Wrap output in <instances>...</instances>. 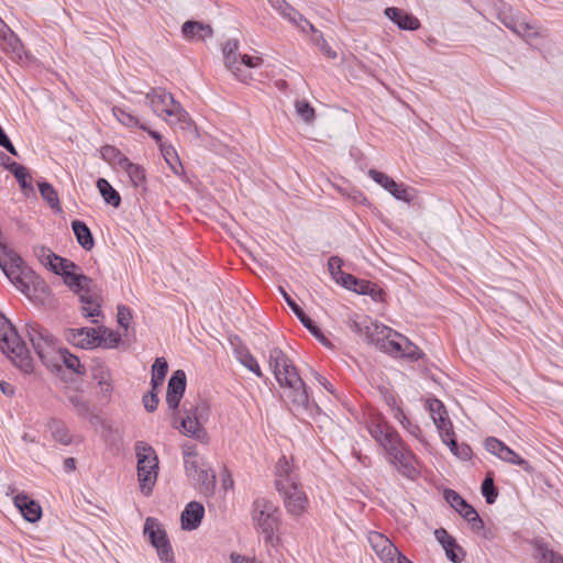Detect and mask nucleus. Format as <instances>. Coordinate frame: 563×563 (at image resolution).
Returning <instances> with one entry per match:
<instances>
[{
    "label": "nucleus",
    "instance_id": "f704fd0d",
    "mask_svg": "<svg viewBox=\"0 0 563 563\" xmlns=\"http://www.w3.org/2000/svg\"><path fill=\"white\" fill-rule=\"evenodd\" d=\"M161 153L172 172L177 176H181L184 167L176 150L172 145L161 144Z\"/></svg>",
    "mask_w": 563,
    "mask_h": 563
},
{
    "label": "nucleus",
    "instance_id": "423d86ee",
    "mask_svg": "<svg viewBox=\"0 0 563 563\" xmlns=\"http://www.w3.org/2000/svg\"><path fill=\"white\" fill-rule=\"evenodd\" d=\"M146 98L150 100L153 111L158 115L166 114L168 117H174L183 130L190 131L194 128L196 129L188 112L174 99L172 93L164 89L155 88L146 95Z\"/></svg>",
    "mask_w": 563,
    "mask_h": 563
},
{
    "label": "nucleus",
    "instance_id": "de8ad7c7",
    "mask_svg": "<svg viewBox=\"0 0 563 563\" xmlns=\"http://www.w3.org/2000/svg\"><path fill=\"white\" fill-rule=\"evenodd\" d=\"M399 339L404 342L401 357L409 358L411 361H418L424 356V353L406 336L398 333Z\"/></svg>",
    "mask_w": 563,
    "mask_h": 563
},
{
    "label": "nucleus",
    "instance_id": "c756f323",
    "mask_svg": "<svg viewBox=\"0 0 563 563\" xmlns=\"http://www.w3.org/2000/svg\"><path fill=\"white\" fill-rule=\"evenodd\" d=\"M122 170L129 175L133 187L142 188V190L146 189V173L142 165L134 164L129 159L124 167H122Z\"/></svg>",
    "mask_w": 563,
    "mask_h": 563
},
{
    "label": "nucleus",
    "instance_id": "09e8293b",
    "mask_svg": "<svg viewBox=\"0 0 563 563\" xmlns=\"http://www.w3.org/2000/svg\"><path fill=\"white\" fill-rule=\"evenodd\" d=\"M434 424L443 442L448 441L450 438L455 437L453 424L449 418V415L444 417H437Z\"/></svg>",
    "mask_w": 563,
    "mask_h": 563
},
{
    "label": "nucleus",
    "instance_id": "4468645a",
    "mask_svg": "<svg viewBox=\"0 0 563 563\" xmlns=\"http://www.w3.org/2000/svg\"><path fill=\"white\" fill-rule=\"evenodd\" d=\"M368 176L387 190L395 199L410 203L415 199V189L406 186L405 184L396 183L391 177L383 172L371 168Z\"/></svg>",
    "mask_w": 563,
    "mask_h": 563
},
{
    "label": "nucleus",
    "instance_id": "f03ea898",
    "mask_svg": "<svg viewBox=\"0 0 563 563\" xmlns=\"http://www.w3.org/2000/svg\"><path fill=\"white\" fill-rule=\"evenodd\" d=\"M268 364L280 387L289 389L288 397L296 409L308 410L310 401L307 386L288 355L282 349L273 347L269 350Z\"/></svg>",
    "mask_w": 563,
    "mask_h": 563
},
{
    "label": "nucleus",
    "instance_id": "2f4dec72",
    "mask_svg": "<svg viewBox=\"0 0 563 563\" xmlns=\"http://www.w3.org/2000/svg\"><path fill=\"white\" fill-rule=\"evenodd\" d=\"M97 188L102 196L103 200L112 206L113 208H119L121 205V196L120 194L111 186V184L104 179L99 178L97 180Z\"/></svg>",
    "mask_w": 563,
    "mask_h": 563
},
{
    "label": "nucleus",
    "instance_id": "e2e57ef3",
    "mask_svg": "<svg viewBox=\"0 0 563 563\" xmlns=\"http://www.w3.org/2000/svg\"><path fill=\"white\" fill-rule=\"evenodd\" d=\"M484 445L489 453L499 456L500 451L504 449L506 444L495 437H488L485 440Z\"/></svg>",
    "mask_w": 563,
    "mask_h": 563
},
{
    "label": "nucleus",
    "instance_id": "58836bf2",
    "mask_svg": "<svg viewBox=\"0 0 563 563\" xmlns=\"http://www.w3.org/2000/svg\"><path fill=\"white\" fill-rule=\"evenodd\" d=\"M536 551L540 558V563H563V555L549 549L542 541H536Z\"/></svg>",
    "mask_w": 563,
    "mask_h": 563
},
{
    "label": "nucleus",
    "instance_id": "412c9836",
    "mask_svg": "<svg viewBox=\"0 0 563 563\" xmlns=\"http://www.w3.org/2000/svg\"><path fill=\"white\" fill-rule=\"evenodd\" d=\"M384 13L390 21L397 24L400 30L416 31L420 27V21L402 9L389 7L385 9Z\"/></svg>",
    "mask_w": 563,
    "mask_h": 563
},
{
    "label": "nucleus",
    "instance_id": "052dcab7",
    "mask_svg": "<svg viewBox=\"0 0 563 563\" xmlns=\"http://www.w3.org/2000/svg\"><path fill=\"white\" fill-rule=\"evenodd\" d=\"M371 321H372V319L366 317V316L363 317L362 320H353V319H351L349 321V327H350L351 331H353L355 334L365 338V333H366V330L368 328V323L367 322H371Z\"/></svg>",
    "mask_w": 563,
    "mask_h": 563
},
{
    "label": "nucleus",
    "instance_id": "6ab92c4d",
    "mask_svg": "<svg viewBox=\"0 0 563 563\" xmlns=\"http://www.w3.org/2000/svg\"><path fill=\"white\" fill-rule=\"evenodd\" d=\"M13 501L26 521L34 523L41 519L42 507L36 500L30 498L26 494H16Z\"/></svg>",
    "mask_w": 563,
    "mask_h": 563
},
{
    "label": "nucleus",
    "instance_id": "473e14b6",
    "mask_svg": "<svg viewBox=\"0 0 563 563\" xmlns=\"http://www.w3.org/2000/svg\"><path fill=\"white\" fill-rule=\"evenodd\" d=\"M8 170L13 174L22 190L34 192V188L31 184L32 178L25 166L12 162L10 165H8Z\"/></svg>",
    "mask_w": 563,
    "mask_h": 563
},
{
    "label": "nucleus",
    "instance_id": "774afa93",
    "mask_svg": "<svg viewBox=\"0 0 563 563\" xmlns=\"http://www.w3.org/2000/svg\"><path fill=\"white\" fill-rule=\"evenodd\" d=\"M118 323L128 330L129 322L132 319V313L129 307L126 306H119L118 307V313H117Z\"/></svg>",
    "mask_w": 563,
    "mask_h": 563
},
{
    "label": "nucleus",
    "instance_id": "dca6fc26",
    "mask_svg": "<svg viewBox=\"0 0 563 563\" xmlns=\"http://www.w3.org/2000/svg\"><path fill=\"white\" fill-rule=\"evenodd\" d=\"M187 386L186 374L183 369L175 371L168 379L166 404L168 409L176 412L179 409Z\"/></svg>",
    "mask_w": 563,
    "mask_h": 563
},
{
    "label": "nucleus",
    "instance_id": "1a4fd4ad",
    "mask_svg": "<svg viewBox=\"0 0 563 563\" xmlns=\"http://www.w3.org/2000/svg\"><path fill=\"white\" fill-rule=\"evenodd\" d=\"M184 462L186 474L197 484L199 493L211 496L216 489V474L201 466L195 451H185Z\"/></svg>",
    "mask_w": 563,
    "mask_h": 563
},
{
    "label": "nucleus",
    "instance_id": "c03bdc74",
    "mask_svg": "<svg viewBox=\"0 0 563 563\" xmlns=\"http://www.w3.org/2000/svg\"><path fill=\"white\" fill-rule=\"evenodd\" d=\"M445 445L449 446L452 454L457 456L459 459L463 461H468L472 457V449L468 444L462 443L459 444L455 437L450 438L448 441L443 442Z\"/></svg>",
    "mask_w": 563,
    "mask_h": 563
},
{
    "label": "nucleus",
    "instance_id": "39448f33",
    "mask_svg": "<svg viewBox=\"0 0 563 563\" xmlns=\"http://www.w3.org/2000/svg\"><path fill=\"white\" fill-rule=\"evenodd\" d=\"M135 455L140 488L145 496H148L157 479L158 457L152 445L145 441L135 442Z\"/></svg>",
    "mask_w": 563,
    "mask_h": 563
},
{
    "label": "nucleus",
    "instance_id": "4c0bfd02",
    "mask_svg": "<svg viewBox=\"0 0 563 563\" xmlns=\"http://www.w3.org/2000/svg\"><path fill=\"white\" fill-rule=\"evenodd\" d=\"M62 358L64 365L78 375L86 374V367L80 363L78 356L71 354L67 349H59L57 360Z\"/></svg>",
    "mask_w": 563,
    "mask_h": 563
},
{
    "label": "nucleus",
    "instance_id": "864d4df0",
    "mask_svg": "<svg viewBox=\"0 0 563 563\" xmlns=\"http://www.w3.org/2000/svg\"><path fill=\"white\" fill-rule=\"evenodd\" d=\"M396 338L397 336L393 335L388 336V339H385V342H383L379 350L395 357L400 356L402 352L404 342L401 340H396Z\"/></svg>",
    "mask_w": 563,
    "mask_h": 563
},
{
    "label": "nucleus",
    "instance_id": "ea45409f",
    "mask_svg": "<svg viewBox=\"0 0 563 563\" xmlns=\"http://www.w3.org/2000/svg\"><path fill=\"white\" fill-rule=\"evenodd\" d=\"M38 190L42 198L52 209L60 210V202L55 188L47 181H38Z\"/></svg>",
    "mask_w": 563,
    "mask_h": 563
},
{
    "label": "nucleus",
    "instance_id": "bf43d9fd",
    "mask_svg": "<svg viewBox=\"0 0 563 563\" xmlns=\"http://www.w3.org/2000/svg\"><path fill=\"white\" fill-rule=\"evenodd\" d=\"M68 400L77 410L79 416L86 417L89 413V404L80 395H71L68 397Z\"/></svg>",
    "mask_w": 563,
    "mask_h": 563
},
{
    "label": "nucleus",
    "instance_id": "c9c22d12",
    "mask_svg": "<svg viewBox=\"0 0 563 563\" xmlns=\"http://www.w3.org/2000/svg\"><path fill=\"white\" fill-rule=\"evenodd\" d=\"M64 283L73 290L75 294H80L81 290L89 286L92 283V279L84 274L76 273L71 271L66 274L64 277Z\"/></svg>",
    "mask_w": 563,
    "mask_h": 563
},
{
    "label": "nucleus",
    "instance_id": "0eeeda50",
    "mask_svg": "<svg viewBox=\"0 0 563 563\" xmlns=\"http://www.w3.org/2000/svg\"><path fill=\"white\" fill-rule=\"evenodd\" d=\"M0 267L8 279L23 294H27L30 285L26 282L32 271L25 265L23 258L12 249L0 242Z\"/></svg>",
    "mask_w": 563,
    "mask_h": 563
},
{
    "label": "nucleus",
    "instance_id": "69168bd1",
    "mask_svg": "<svg viewBox=\"0 0 563 563\" xmlns=\"http://www.w3.org/2000/svg\"><path fill=\"white\" fill-rule=\"evenodd\" d=\"M289 22L302 32H307V27H308L311 33H318V30L313 26V24L310 23V21H308L298 10H297V16L295 18V21H289Z\"/></svg>",
    "mask_w": 563,
    "mask_h": 563
},
{
    "label": "nucleus",
    "instance_id": "ddd939ff",
    "mask_svg": "<svg viewBox=\"0 0 563 563\" xmlns=\"http://www.w3.org/2000/svg\"><path fill=\"white\" fill-rule=\"evenodd\" d=\"M209 408L206 402L201 405L191 406L190 408L184 405V413L180 421V431L187 435L199 441H205L207 439V432L202 424L200 423V419L203 415H208Z\"/></svg>",
    "mask_w": 563,
    "mask_h": 563
},
{
    "label": "nucleus",
    "instance_id": "2eb2a0df",
    "mask_svg": "<svg viewBox=\"0 0 563 563\" xmlns=\"http://www.w3.org/2000/svg\"><path fill=\"white\" fill-rule=\"evenodd\" d=\"M279 291L289 306L295 316L299 319L302 325L324 346H332L329 339L322 333L320 328L311 320V318L302 310V308L291 298V296L283 288Z\"/></svg>",
    "mask_w": 563,
    "mask_h": 563
},
{
    "label": "nucleus",
    "instance_id": "5701e85b",
    "mask_svg": "<svg viewBox=\"0 0 563 563\" xmlns=\"http://www.w3.org/2000/svg\"><path fill=\"white\" fill-rule=\"evenodd\" d=\"M0 40L2 41L3 49L15 57L22 58L25 54L23 43L5 22H3V26H0Z\"/></svg>",
    "mask_w": 563,
    "mask_h": 563
},
{
    "label": "nucleus",
    "instance_id": "cd10ccee",
    "mask_svg": "<svg viewBox=\"0 0 563 563\" xmlns=\"http://www.w3.org/2000/svg\"><path fill=\"white\" fill-rule=\"evenodd\" d=\"M444 499L454 508L464 519L472 515L474 507L470 505L459 493L453 489L446 488L443 492Z\"/></svg>",
    "mask_w": 563,
    "mask_h": 563
},
{
    "label": "nucleus",
    "instance_id": "4be33fe9",
    "mask_svg": "<svg viewBox=\"0 0 563 563\" xmlns=\"http://www.w3.org/2000/svg\"><path fill=\"white\" fill-rule=\"evenodd\" d=\"M367 323L368 328L365 333V340L368 344H374L378 350L383 342H385V339H388V336L398 335V332L377 321L372 320Z\"/></svg>",
    "mask_w": 563,
    "mask_h": 563
},
{
    "label": "nucleus",
    "instance_id": "37998d69",
    "mask_svg": "<svg viewBox=\"0 0 563 563\" xmlns=\"http://www.w3.org/2000/svg\"><path fill=\"white\" fill-rule=\"evenodd\" d=\"M481 490L487 504L492 505L496 501L498 496V489L494 484V474L492 472H488L486 477L484 478Z\"/></svg>",
    "mask_w": 563,
    "mask_h": 563
},
{
    "label": "nucleus",
    "instance_id": "49530a36",
    "mask_svg": "<svg viewBox=\"0 0 563 563\" xmlns=\"http://www.w3.org/2000/svg\"><path fill=\"white\" fill-rule=\"evenodd\" d=\"M445 551L446 558L453 563H460L465 558V551L463 548L456 542V540H450L442 547Z\"/></svg>",
    "mask_w": 563,
    "mask_h": 563
},
{
    "label": "nucleus",
    "instance_id": "f3484780",
    "mask_svg": "<svg viewBox=\"0 0 563 563\" xmlns=\"http://www.w3.org/2000/svg\"><path fill=\"white\" fill-rule=\"evenodd\" d=\"M368 541L383 563H395L399 554H402L387 537L379 532H371Z\"/></svg>",
    "mask_w": 563,
    "mask_h": 563
},
{
    "label": "nucleus",
    "instance_id": "680f3d73",
    "mask_svg": "<svg viewBox=\"0 0 563 563\" xmlns=\"http://www.w3.org/2000/svg\"><path fill=\"white\" fill-rule=\"evenodd\" d=\"M276 479L295 478L290 472L289 464L285 456L278 460L276 464Z\"/></svg>",
    "mask_w": 563,
    "mask_h": 563
},
{
    "label": "nucleus",
    "instance_id": "c85d7f7f",
    "mask_svg": "<svg viewBox=\"0 0 563 563\" xmlns=\"http://www.w3.org/2000/svg\"><path fill=\"white\" fill-rule=\"evenodd\" d=\"M48 266L53 273L60 275L62 277L71 271L79 269L77 264L55 253L48 254Z\"/></svg>",
    "mask_w": 563,
    "mask_h": 563
},
{
    "label": "nucleus",
    "instance_id": "603ef678",
    "mask_svg": "<svg viewBox=\"0 0 563 563\" xmlns=\"http://www.w3.org/2000/svg\"><path fill=\"white\" fill-rule=\"evenodd\" d=\"M395 418L398 419L401 426L415 438L421 439L422 431L420 427L413 422H411L402 411L400 407H397Z\"/></svg>",
    "mask_w": 563,
    "mask_h": 563
},
{
    "label": "nucleus",
    "instance_id": "338daca9",
    "mask_svg": "<svg viewBox=\"0 0 563 563\" xmlns=\"http://www.w3.org/2000/svg\"><path fill=\"white\" fill-rule=\"evenodd\" d=\"M289 22L302 32H307V27H308L311 33H318V30L313 26V24L310 23V21H308L298 10H297V16L295 18V21H289Z\"/></svg>",
    "mask_w": 563,
    "mask_h": 563
},
{
    "label": "nucleus",
    "instance_id": "4d7b16f0",
    "mask_svg": "<svg viewBox=\"0 0 563 563\" xmlns=\"http://www.w3.org/2000/svg\"><path fill=\"white\" fill-rule=\"evenodd\" d=\"M312 41L327 57L332 59L336 57V52L331 48L320 31L313 33Z\"/></svg>",
    "mask_w": 563,
    "mask_h": 563
},
{
    "label": "nucleus",
    "instance_id": "0e129e2a",
    "mask_svg": "<svg viewBox=\"0 0 563 563\" xmlns=\"http://www.w3.org/2000/svg\"><path fill=\"white\" fill-rule=\"evenodd\" d=\"M342 265L343 261L339 256H331L328 260V268L334 280H336L343 273Z\"/></svg>",
    "mask_w": 563,
    "mask_h": 563
},
{
    "label": "nucleus",
    "instance_id": "393cba45",
    "mask_svg": "<svg viewBox=\"0 0 563 563\" xmlns=\"http://www.w3.org/2000/svg\"><path fill=\"white\" fill-rule=\"evenodd\" d=\"M79 295V301L81 305H92L93 308L89 310L88 316L99 317L101 314V303L99 289L92 283L88 287L84 288Z\"/></svg>",
    "mask_w": 563,
    "mask_h": 563
},
{
    "label": "nucleus",
    "instance_id": "13d9d810",
    "mask_svg": "<svg viewBox=\"0 0 563 563\" xmlns=\"http://www.w3.org/2000/svg\"><path fill=\"white\" fill-rule=\"evenodd\" d=\"M142 402L147 412H154L157 409L159 402L158 390H154L152 388L143 396Z\"/></svg>",
    "mask_w": 563,
    "mask_h": 563
},
{
    "label": "nucleus",
    "instance_id": "a211bd4d",
    "mask_svg": "<svg viewBox=\"0 0 563 563\" xmlns=\"http://www.w3.org/2000/svg\"><path fill=\"white\" fill-rule=\"evenodd\" d=\"M67 339L80 349H93L98 346L99 331L95 328L69 329Z\"/></svg>",
    "mask_w": 563,
    "mask_h": 563
},
{
    "label": "nucleus",
    "instance_id": "bb28decb",
    "mask_svg": "<svg viewBox=\"0 0 563 563\" xmlns=\"http://www.w3.org/2000/svg\"><path fill=\"white\" fill-rule=\"evenodd\" d=\"M71 229L78 244L86 251L92 250L95 240L89 227L81 220H74L71 222Z\"/></svg>",
    "mask_w": 563,
    "mask_h": 563
},
{
    "label": "nucleus",
    "instance_id": "e433bc0d",
    "mask_svg": "<svg viewBox=\"0 0 563 563\" xmlns=\"http://www.w3.org/2000/svg\"><path fill=\"white\" fill-rule=\"evenodd\" d=\"M101 157L113 165H117L122 169L124 165L128 163L129 158L115 146L113 145H104L100 150Z\"/></svg>",
    "mask_w": 563,
    "mask_h": 563
},
{
    "label": "nucleus",
    "instance_id": "8fccbe9b",
    "mask_svg": "<svg viewBox=\"0 0 563 563\" xmlns=\"http://www.w3.org/2000/svg\"><path fill=\"white\" fill-rule=\"evenodd\" d=\"M268 2L280 13L283 18L288 21H295V18L297 16V10L286 0H268Z\"/></svg>",
    "mask_w": 563,
    "mask_h": 563
},
{
    "label": "nucleus",
    "instance_id": "5fc2aeb1",
    "mask_svg": "<svg viewBox=\"0 0 563 563\" xmlns=\"http://www.w3.org/2000/svg\"><path fill=\"white\" fill-rule=\"evenodd\" d=\"M91 377L98 383L100 387H103V384H106L107 380H111L109 368L101 363H98L91 367Z\"/></svg>",
    "mask_w": 563,
    "mask_h": 563
},
{
    "label": "nucleus",
    "instance_id": "7ed1b4c3",
    "mask_svg": "<svg viewBox=\"0 0 563 563\" xmlns=\"http://www.w3.org/2000/svg\"><path fill=\"white\" fill-rule=\"evenodd\" d=\"M0 349L23 373L33 372V360L13 324L0 312Z\"/></svg>",
    "mask_w": 563,
    "mask_h": 563
},
{
    "label": "nucleus",
    "instance_id": "f8f14e48",
    "mask_svg": "<svg viewBox=\"0 0 563 563\" xmlns=\"http://www.w3.org/2000/svg\"><path fill=\"white\" fill-rule=\"evenodd\" d=\"M497 19L510 31L520 36H534L538 34L534 26L530 25L523 18H520L512 7L504 1L494 4Z\"/></svg>",
    "mask_w": 563,
    "mask_h": 563
},
{
    "label": "nucleus",
    "instance_id": "6e6552de",
    "mask_svg": "<svg viewBox=\"0 0 563 563\" xmlns=\"http://www.w3.org/2000/svg\"><path fill=\"white\" fill-rule=\"evenodd\" d=\"M29 340L37 354L38 358L47 367L55 366L57 361V341L42 325L35 322L26 323Z\"/></svg>",
    "mask_w": 563,
    "mask_h": 563
},
{
    "label": "nucleus",
    "instance_id": "6e6d98bb",
    "mask_svg": "<svg viewBox=\"0 0 563 563\" xmlns=\"http://www.w3.org/2000/svg\"><path fill=\"white\" fill-rule=\"evenodd\" d=\"M428 409L433 422H435L437 417H444L448 415L445 406L438 398H431L428 400Z\"/></svg>",
    "mask_w": 563,
    "mask_h": 563
},
{
    "label": "nucleus",
    "instance_id": "9b49d317",
    "mask_svg": "<svg viewBox=\"0 0 563 563\" xmlns=\"http://www.w3.org/2000/svg\"><path fill=\"white\" fill-rule=\"evenodd\" d=\"M144 534L148 536L151 544L156 549L157 555L163 563H175L174 551L168 536L157 519L146 518Z\"/></svg>",
    "mask_w": 563,
    "mask_h": 563
},
{
    "label": "nucleus",
    "instance_id": "20e7f679",
    "mask_svg": "<svg viewBox=\"0 0 563 563\" xmlns=\"http://www.w3.org/2000/svg\"><path fill=\"white\" fill-rule=\"evenodd\" d=\"M251 518L254 528L263 533L266 544L275 545L279 541L275 532L282 522V511L273 500L256 497L252 503Z\"/></svg>",
    "mask_w": 563,
    "mask_h": 563
},
{
    "label": "nucleus",
    "instance_id": "aec40b11",
    "mask_svg": "<svg viewBox=\"0 0 563 563\" xmlns=\"http://www.w3.org/2000/svg\"><path fill=\"white\" fill-rule=\"evenodd\" d=\"M203 516V505L198 501H190L186 505L180 516L181 529L188 531L196 530L200 526Z\"/></svg>",
    "mask_w": 563,
    "mask_h": 563
},
{
    "label": "nucleus",
    "instance_id": "7c9ffc66",
    "mask_svg": "<svg viewBox=\"0 0 563 563\" xmlns=\"http://www.w3.org/2000/svg\"><path fill=\"white\" fill-rule=\"evenodd\" d=\"M238 361L245 366L249 371L254 373L257 377L262 378L263 373L257 363V360L251 354L247 347L238 346L234 349Z\"/></svg>",
    "mask_w": 563,
    "mask_h": 563
},
{
    "label": "nucleus",
    "instance_id": "9d476101",
    "mask_svg": "<svg viewBox=\"0 0 563 563\" xmlns=\"http://www.w3.org/2000/svg\"><path fill=\"white\" fill-rule=\"evenodd\" d=\"M275 487L283 496L288 514L299 517L306 511L308 499L295 478L276 479Z\"/></svg>",
    "mask_w": 563,
    "mask_h": 563
},
{
    "label": "nucleus",
    "instance_id": "3c124183",
    "mask_svg": "<svg viewBox=\"0 0 563 563\" xmlns=\"http://www.w3.org/2000/svg\"><path fill=\"white\" fill-rule=\"evenodd\" d=\"M295 108L298 115L306 122L311 123L316 119V110L307 100H297Z\"/></svg>",
    "mask_w": 563,
    "mask_h": 563
},
{
    "label": "nucleus",
    "instance_id": "72a5a7b5",
    "mask_svg": "<svg viewBox=\"0 0 563 563\" xmlns=\"http://www.w3.org/2000/svg\"><path fill=\"white\" fill-rule=\"evenodd\" d=\"M168 372V364L164 357H157L152 365L151 386L154 390L163 385Z\"/></svg>",
    "mask_w": 563,
    "mask_h": 563
},
{
    "label": "nucleus",
    "instance_id": "b1692460",
    "mask_svg": "<svg viewBox=\"0 0 563 563\" xmlns=\"http://www.w3.org/2000/svg\"><path fill=\"white\" fill-rule=\"evenodd\" d=\"M183 36L188 40H206L207 37H212L213 30L211 25L205 24L199 21H186L181 26Z\"/></svg>",
    "mask_w": 563,
    "mask_h": 563
},
{
    "label": "nucleus",
    "instance_id": "a19ab883",
    "mask_svg": "<svg viewBox=\"0 0 563 563\" xmlns=\"http://www.w3.org/2000/svg\"><path fill=\"white\" fill-rule=\"evenodd\" d=\"M49 430L56 441L64 445L71 443V437L66 424L62 420L53 419L49 422Z\"/></svg>",
    "mask_w": 563,
    "mask_h": 563
},
{
    "label": "nucleus",
    "instance_id": "a878e982",
    "mask_svg": "<svg viewBox=\"0 0 563 563\" xmlns=\"http://www.w3.org/2000/svg\"><path fill=\"white\" fill-rule=\"evenodd\" d=\"M238 51L239 41L235 38L228 40L222 46L225 66L235 75L240 70L241 55L238 53Z\"/></svg>",
    "mask_w": 563,
    "mask_h": 563
},
{
    "label": "nucleus",
    "instance_id": "79ce46f5",
    "mask_svg": "<svg viewBox=\"0 0 563 563\" xmlns=\"http://www.w3.org/2000/svg\"><path fill=\"white\" fill-rule=\"evenodd\" d=\"M113 115L118 119V121H120L125 126L147 130V126L145 124L141 123L134 114H132L123 108L114 107Z\"/></svg>",
    "mask_w": 563,
    "mask_h": 563
},
{
    "label": "nucleus",
    "instance_id": "f257e3e1",
    "mask_svg": "<svg viewBox=\"0 0 563 563\" xmlns=\"http://www.w3.org/2000/svg\"><path fill=\"white\" fill-rule=\"evenodd\" d=\"M371 435L384 448L388 461L405 477L413 479L418 476L415 467V455L402 441L398 432L387 422H373L369 428Z\"/></svg>",
    "mask_w": 563,
    "mask_h": 563
},
{
    "label": "nucleus",
    "instance_id": "a18cd8bd",
    "mask_svg": "<svg viewBox=\"0 0 563 563\" xmlns=\"http://www.w3.org/2000/svg\"><path fill=\"white\" fill-rule=\"evenodd\" d=\"M121 342V335L108 328H101L99 331L98 346L103 345L107 349L117 347Z\"/></svg>",
    "mask_w": 563,
    "mask_h": 563
}]
</instances>
